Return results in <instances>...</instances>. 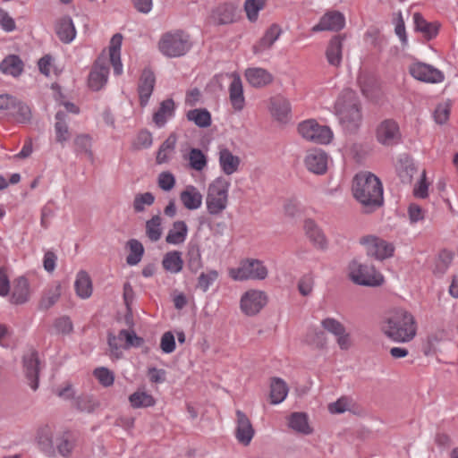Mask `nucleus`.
<instances>
[{"label":"nucleus","mask_w":458,"mask_h":458,"mask_svg":"<svg viewBox=\"0 0 458 458\" xmlns=\"http://www.w3.org/2000/svg\"><path fill=\"white\" fill-rule=\"evenodd\" d=\"M282 30L279 25L272 24L265 32L258 46L255 47V52H261L270 48L279 38Z\"/></svg>","instance_id":"nucleus-39"},{"label":"nucleus","mask_w":458,"mask_h":458,"mask_svg":"<svg viewBox=\"0 0 458 458\" xmlns=\"http://www.w3.org/2000/svg\"><path fill=\"white\" fill-rule=\"evenodd\" d=\"M36 441L39 449L47 456L55 455L54 428L49 424L40 426L37 430Z\"/></svg>","instance_id":"nucleus-18"},{"label":"nucleus","mask_w":458,"mask_h":458,"mask_svg":"<svg viewBox=\"0 0 458 458\" xmlns=\"http://www.w3.org/2000/svg\"><path fill=\"white\" fill-rule=\"evenodd\" d=\"M345 26V17L339 11H328L325 13L319 21L311 29L312 32L339 31Z\"/></svg>","instance_id":"nucleus-14"},{"label":"nucleus","mask_w":458,"mask_h":458,"mask_svg":"<svg viewBox=\"0 0 458 458\" xmlns=\"http://www.w3.org/2000/svg\"><path fill=\"white\" fill-rule=\"evenodd\" d=\"M55 32L59 39L64 44L73 41L77 34L73 21L69 16H64L59 20L55 26Z\"/></svg>","instance_id":"nucleus-30"},{"label":"nucleus","mask_w":458,"mask_h":458,"mask_svg":"<svg viewBox=\"0 0 458 458\" xmlns=\"http://www.w3.org/2000/svg\"><path fill=\"white\" fill-rule=\"evenodd\" d=\"M191 48L189 36L182 31L168 32L159 41V50L168 57H179Z\"/></svg>","instance_id":"nucleus-6"},{"label":"nucleus","mask_w":458,"mask_h":458,"mask_svg":"<svg viewBox=\"0 0 458 458\" xmlns=\"http://www.w3.org/2000/svg\"><path fill=\"white\" fill-rule=\"evenodd\" d=\"M267 296L261 290L251 289L245 292L240 300V308L243 314L254 316L267 305Z\"/></svg>","instance_id":"nucleus-9"},{"label":"nucleus","mask_w":458,"mask_h":458,"mask_svg":"<svg viewBox=\"0 0 458 458\" xmlns=\"http://www.w3.org/2000/svg\"><path fill=\"white\" fill-rule=\"evenodd\" d=\"M176 180L174 175L169 172H162L157 177V185L164 191H170L175 186Z\"/></svg>","instance_id":"nucleus-54"},{"label":"nucleus","mask_w":458,"mask_h":458,"mask_svg":"<svg viewBox=\"0 0 458 458\" xmlns=\"http://www.w3.org/2000/svg\"><path fill=\"white\" fill-rule=\"evenodd\" d=\"M298 132L306 140L321 145L329 144L334 138V133L330 127L319 124L314 119H309L300 123L298 125Z\"/></svg>","instance_id":"nucleus-7"},{"label":"nucleus","mask_w":458,"mask_h":458,"mask_svg":"<svg viewBox=\"0 0 458 458\" xmlns=\"http://www.w3.org/2000/svg\"><path fill=\"white\" fill-rule=\"evenodd\" d=\"M13 109L14 110L12 111L9 117H11L12 119H13L15 122H17L19 123H28L30 122L32 114H31V109L28 104L18 99V101L15 105V107Z\"/></svg>","instance_id":"nucleus-43"},{"label":"nucleus","mask_w":458,"mask_h":458,"mask_svg":"<svg viewBox=\"0 0 458 458\" xmlns=\"http://www.w3.org/2000/svg\"><path fill=\"white\" fill-rule=\"evenodd\" d=\"M369 256L383 260L393 256L394 247L392 243L377 236L369 235L360 240Z\"/></svg>","instance_id":"nucleus-10"},{"label":"nucleus","mask_w":458,"mask_h":458,"mask_svg":"<svg viewBox=\"0 0 458 458\" xmlns=\"http://www.w3.org/2000/svg\"><path fill=\"white\" fill-rule=\"evenodd\" d=\"M344 38L334 36L327 47L326 56L328 64L333 66H339L343 58Z\"/></svg>","instance_id":"nucleus-28"},{"label":"nucleus","mask_w":458,"mask_h":458,"mask_svg":"<svg viewBox=\"0 0 458 458\" xmlns=\"http://www.w3.org/2000/svg\"><path fill=\"white\" fill-rule=\"evenodd\" d=\"M302 205L299 199L293 197L286 200L284 204V211L289 216H295L301 212Z\"/></svg>","instance_id":"nucleus-64"},{"label":"nucleus","mask_w":458,"mask_h":458,"mask_svg":"<svg viewBox=\"0 0 458 458\" xmlns=\"http://www.w3.org/2000/svg\"><path fill=\"white\" fill-rule=\"evenodd\" d=\"M409 72L415 80L427 83H439L445 79L441 71L421 62L411 64L409 67Z\"/></svg>","instance_id":"nucleus-12"},{"label":"nucleus","mask_w":458,"mask_h":458,"mask_svg":"<svg viewBox=\"0 0 458 458\" xmlns=\"http://www.w3.org/2000/svg\"><path fill=\"white\" fill-rule=\"evenodd\" d=\"M74 287L77 295L81 299H88L92 294V283L89 276L85 271H80L77 274L74 282Z\"/></svg>","instance_id":"nucleus-37"},{"label":"nucleus","mask_w":458,"mask_h":458,"mask_svg":"<svg viewBox=\"0 0 458 458\" xmlns=\"http://www.w3.org/2000/svg\"><path fill=\"white\" fill-rule=\"evenodd\" d=\"M176 145V136L171 134L159 147L157 154L156 161L157 164H165L170 160L171 153Z\"/></svg>","instance_id":"nucleus-41"},{"label":"nucleus","mask_w":458,"mask_h":458,"mask_svg":"<svg viewBox=\"0 0 458 458\" xmlns=\"http://www.w3.org/2000/svg\"><path fill=\"white\" fill-rule=\"evenodd\" d=\"M450 115V106L447 103H441L437 106L433 116L434 120L438 124H444L447 122Z\"/></svg>","instance_id":"nucleus-60"},{"label":"nucleus","mask_w":458,"mask_h":458,"mask_svg":"<svg viewBox=\"0 0 458 458\" xmlns=\"http://www.w3.org/2000/svg\"><path fill=\"white\" fill-rule=\"evenodd\" d=\"M28 298L29 282L25 277L20 276L14 282L11 301L14 304H22L28 301Z\"/></svg>","instance_id":"nucleus-38"},{"label":"nucleus","mask_w":458,"mask_h":458,"mask_svg":"<svg viewBox=\"0 0 458 458\" xmlns=\"http://www.w3.org/2000/svg\"><path fill=\"white\" fill-rule=\"evenodd\" d=\"M269 111L271 115L278 122L286 123L291 119V104L282 96L273 97L269 100Z\"/></svg>","instance_id":"nucleus-20"},{"label":"nucleus","mask_w":458,"mask_h":458,"mask_svg":"<svg viewBox=\"0 0 458 458\" xmlns=\"http://www.w3.org/2000/svg\"><path fill=\"white\" fill-rule=\"evenodd\" d=\"M350 278L357 284L378 286L382 284L383 276L374 267L353 260L349 265Z\"/></svg>","instance_id":"nucleus-8"},{"label":"nucleus","mask_w":458,"mask_h":458,"mask_svg":"<svg viewBox=\"0 0 458 458\" xmlns=\"http://www.w3.org/2000/svg\"><path fill=\"white\" fill-rule=\"evenodd\" d=\"M175 103L172 98H166L160 103L159 108L153 114V122L158 128H163L167 121L174 116Z\"/></svg>","instance_id":"nucleus-27"},{"label":"nucleus","mask_w":458,"mask_h":458,"mask_svg":"<svg viewBox=\"0 0 458 458\" xmlns=\"http://www.w3.org/2000/svg\"><path fill=\"white\" fill-rule=\"evenodd\" d=\"M130 253L126 258V262L129 266H136L139 264L144 254V247L142 243L136 240L131 239L127 242Z\"/></svg>","instance_id":"nucleus-44"},{"label":"nucleus","mask_w":458,"mask_h":458,"mask_svg":"<svg viewBox=\"0 0 458 458\" xmlns=\"http://www.w3.org/2000/svg\"><path fill=\"white\" fill-rule=\"evenodd\" d=\"M236 417L235 437L239 443L248 445L255 433L252 424L245 413L240 410L236 411Z\"/></svg>","instance_id":"nucleus-19"},{"label":"nucleus","mask_w":458,"mask_h":458,"mask_svg":"<svg viewBox=\"0 0 458 458\" xmlns=\"http://www.w3.org/2000/svg\"><path fill=\"white\" fill-rule=\"evenodd\" d=\"M329 162L327 153L320 148H312L309 150L304 157V165L306 169L318 175L327 173Z\"/></svg>","instance_id":"nucleus-13"},{"label":"nucleus","mask_w":458,"mask_h":458,"mask_svg":"<svg viewBox=\"0 0 458 458\" xmlns=\"http://www.w3.org/2000/svg\"><path fill=\"white\" fill-rule=\"evenodd\" d=\"M429 183L427 182L426 171H423L420 179L415 183L413 194L416 198L425 199L428 195Z\"/></svg>","instance_id":"nucleus-59"},{"label":"nucleus","mask_w":458,"mask_h":458,"mask_svg":"<svg viewBox=\"0 0 458 458\" xmlns=\"http://www.w3.org/2000/svg\"><path fill=\"white\" fill-rule=\"evenodd\" d=\"M55 131L56 141L62 145L70 139L68 127V115L64 111H58L55 114Z\"/></svg>","instance_id":"nucleus-34"},{"label":"nucleus","mask_w":458,"mask_h":458,"mask_svg":"<svg viewBox=\"0 0 458 458\" xmlns=\"http://www.w3.org/2000/svg\"><path fill=\"white\" fill-rule=\"evenodd\" d=\"M322 327L332 334L334 336L336 335L343 334V330L345 329L344 326L335 318H326L321 321Z\"/></svg>","instance_id":"nucleus-55"},{"label":"nucleus","mask_w":458,"mask_h":458,"mask_svg":"<svg viewBox=\"0 0 458 458\" xmlns=\"http://www.w3.org/2000/svg\"><path fill=\"white\" fill-rule=\"evenodd\" d=\"M217 277L218 273L216 270H211L208 273H201L198 279V287L205 293L209 289Z\"/></svg>","instance_id":"nucleus-57"},{"label":"nucleus","mask_w":458,"mask_h":458,"mask_svg":"<svg viewBox=\"0 0 458 458\" xmlns=\"http://www.w3.org/2000/svg\"><path fill=\"white\" fill-rule=\"evenodd\" d=\"M91 137L89 134H80L74 140L77 149L91 156Z\"/></svg>","instance_id":"nucleus-61"},{"label":"nucleus","mask_w":458,"mask_h":458,"mask_svg":"<svg viewBox=\"0 0 458 458\" xmlns=\"http://www.w3.org/2000/svg\"><path fill=\"white\" fill-rule=\"evenodd\" d=\"M288 426L293 430L305 436L313 432V428L309 423V417L305 412H293L288 418Z\"/></svg>","instance_id":"nucleus-33"},{"label":"nucleus","mask_w":458,"mask_h":458,"mask_svg":"<svg viewBox=\"0 0 458 458\" xmlns=\"http://www.w3.org/2000/svg\"><path fill=\"white\" fill-rule=\"evenodd\" d=\"M189 166L197 172H201L208 165V158L204 152L197 148L190 149L188 154Z\"/></svg>","instance_id":"nucleus-42"},{"label":"nucleus","mask_w":458,"mask_h":458,"mask_svg":"<svg viewBox=\"0 0 458 458\" xmlns=\"http://www.w3.org/2000/svg\"><path fill=\"white\" fill-rule=\"evenodd\" d=\"M303 229L310 241L318 249L327 248V237L321 227L311 218L304 220Z\"/></svg>","instance_id":"nucleus-24"},{"label":"nucleus","mask_w":458,"mask_h":458,"mask_svg":"<svg viewBox=\"0 0 458 458\" xmlns=\"http://www.w3.org/2000/svg\"><path fill=\"white\" fill-rule=\"evenodd\" d=\"M189 121L193 122L199 128H207L212 123L211 114L206 108H195L186 114Z\"/></svg>","instance_id":"nucleus-40"},{"label":"nucleus","mask_w":458,"mask_h":458,"mask_svg":"<svg viewBox=\"0 0 458 458\" xmlns=\"http://www.w3.org/2000/svg\"><path fill=\"white\" fill-rule=\"evenodd\" d=\"M109 68L104 62L98 60L94 64L89 77L88 86L93 91L101 90L107 83Z\"/></svg>","instance_id":"nucleus-16"},{"label":"nucleus","mask_w":458,"mask_h":458,"mask_svg":"<svg viewBox=\"0 0 458 458\" xmlns=\"http://www.w3.org/2000/svg\"><path fill=\"white\" fill-rule=\"evenodd\" d=\"M228 273L234 281H261L267 277L268 270L262 260L245 259L240 262L237 267L230 268Z\"/></svg>","instance_id":"nucleus-5"},{"label":"nucleus","mask_w":458,"mask_h":458,"mask_svg":"<svg viewBox=\"0 0 458 458\" xmlns=\"http://www.w3.org/2000/svg\"><path fill=\"white\" fill-rule=\"evenodd\" d=\"M146 234L152 242H157L162 235V219L159 215L153 216L146 222Z\"/></svg>","instance_id":"nucleus-46"},{"label":"nucleus","mask_w":458,"mask_h":458,"mask_svg":"<svg viewBox=\"0 0 458 458\" xmlns=\"http://www.w3.org/2000/svg\"><path fill=\"white\" fill-rule=\"evenodd\" d=\"M156 83L154 73L150 70H144L140 78L138 92L140 98V104L141 106H146L148 104L149 98L153 93Z\"/></svg>","instance_id":"nucleus-23"},{"label":"nucleus","mask_w":458,"mask_h":458,"mask_svg":"<svg viewBox=\"0 0 458 458\" xmlns=\"http://www.w3.org/2000/svg\"><path fill=\"white\" fill-rule=\"evenodd\" d=\"M415 30L423 34L428 39L435 38L439 30V23L437 21H428L420 13H413L412 16Z\"/></svg>","instance_id":"nucleus-32"},{"label":"nucleus","mask_w":458,"mask_h":458,"mask_svg":"<svg viewBox=\"0 0 458 458\" xmlns=\"http://www.w3.org/2000/svg\"><path fill=\"white\" fill-rule=\"evenodd\" d=\"M180 200L187 210H197L201 208L203 195L194 185H187L179 195Z\"/></svg>","instance_id":"nucleus-22"},{"label":"nucleus","mask_w":458,"mask_h":458,"mask_svg":"<svg viewBox=\"0 0 458 458\" xmlns=\"http://www.w3.org/2000/svg\"><path fill=\"white\" fill-rule=\"evenodd\" d=\"M335 107L344 130L352 132L360 127L362 116L356 93L353 90H344L338 97Z\"/></svg>","instance_id":"nucleus-3"},{"label":"nucleus","mask_w":458,"mask_h":458,"mask_svg":"<svg viewBox=\"0 0 458 458\" xmlns=\"http://www.w3.org/2000/svg\"><path fill=\"white\" fill-rule=\"evenodd\" d=\"M119 339H124L128 346L139 347L143 343L141 337L137 336L134 331L123 329L119 333Z\"/></svg>","instance_id":"nucleus-62"},{"label":"nucleus","mask_w":458,"mask_h":458,"mask_svg":"<svg viewBox=\"0 0 458 458\" xmlns=\"http://www.w3.org/2000/svg\"><path fill=\"white\" fill-rule=\"evenodd\" d=\"M93 374L98 382L105 387L111 386L114 384V373L105 367L95 369Z\"/></svg>","instance_id":"nucleus-53"},{"label":"nucleus","mask_w":458,"mask_h":458,"mask_svg":"<svg viewBox=\"0 0 458 458\" xmlns=\"http://www.w3.org/2000/svg\"><path fill=\"white\" fill-rule=\"evenodd\" d=\"M314 286V277L311 274L303 276L298 284V289L301 295L308 296L311 293Z\"/></svg>","instance_id":"nucleus-63"},{"label":"nucleus","mask_w":458,"mask_h":458,"mask_svg":"<svg viewBox=\"0 0 458 458\" xmlns=\"http://www.w3.org/2000/svg\"><path fill=\"white\" fill-rule=\"evenodd\" d=\"M265 7L264 0H245L244 11L246 13L247 19L250 22L257 21L259 13Z\"/></svg>","instance_id":"nucleus-50"},{"label":"nucleus","mask_w":458,"mask_h":458,"mask_svg":"<svg viewBox=\"0 0 458 458\" xmlns=\"http://www.w3.org/2000/svg\"><path fill=\"white\" fill-rule=\"evenodd\" d=\"M382 333L394 343H409L417 335L414 316L403 309H394L384 315L381 322Z\"/></svg>","instance_id":"nucleus-1"},{"label":"nucleus","mask_w":458,"mask_h":458,"mask_svg":"<svg viewBox=\"0 0 458 458\" xmlns=\"http://www.w3.org/2000/svg\"><path fill=\"white\" fill-rule=\"evenodd\" d=\"M188 226L184 221L177 220L173 223L172 227L169 229L165 242L170 245L182 244L188 236Z\"/></svg>","instance_id":"nucleus-29"},{"label":"nucleus","mask_w":458,"mask_h":458,"mask_svg":"<svg viewBox=\"0 0 458 458\" xmlns=\"http://www.w3.org/2000/svg\"><path fill=\"white\" fill-rule=\"evenodd\" d=\"M218 163L221 171L225 175H232L239 170L241 159L227 148H220L218 151Z\"/></svg>","instance_id":"nucleus-25"},{"label":"nucleus","mask_w":458,"mask_h":458,"mask_svg":"<svg viewBox=\"0 0 458 458\" xmlns=\"http://www.w3.org/2000/svg\"><path fill=\"white\" fill-rule=\"evenodd\" d=\"M24 69V64L19 55H9L0 63V71L13 78L19 77Z\"/></svg>","instance_id":"nucleus-31"},{"label":"nucleus","mask_w":458,"mask_h":458,"mask_svg":"<svg viewBox=\"0 0 458 458\" xmlns=\"http://www.w3.org/2000/svg\"><path fill=\"white\" fill-rule=\"evenodd\" d=\"M18 98L11 94H1L0 95V111L4 112L9 116L13 111Z\"/></svg>","instance_id":"nucleus-56"},{"label":"nucleus","mask_w":458,"mask_h":458,"mask_svg":"<svg viewBox=\"0 0 458 458\" xmlns=\"http://www.w3.org/2000/svg\"><path fill=\"white\" fill-rule=\"evenodd\" d=\"M354 198L367 212L383 204V186L377 176L370 172H361L355 175L352 183Z\"/></svg>","instance_id":"nucleus-2"},{"label":"nucleus","mask_w":458,"mask_h":458,"mask_svg":"<svg viewBox=\"0 0 458 458\" xmlns=\"http://www.w3.org/2000/svg\"><path fill=\"white\" fill-rule=\"evenodd\" d=\"M238 7V3H224L212 11L211 19L219 25L233 23L236 20Z\"/></svg>","instance_id":"nucleus-21"},{"label":"nucleus","mask_w":458,"mask_h":458,"mask_svg":"<svg viewBox=\"0 0 458 458\" xmlns=\"http://www.w3.org/2000/svg\"><path fill=\"white\" fill-rule=\"evenodd\" d=\"M176 347L175 338L171 331L163 334L160 339V348L165 354L172 353Z\"/></svg>","instance_id":"nucleus-58"},{"label":"nucleus","mask_w":458,"mask_h":458,"mask_svg":"<svg viewBox=\"0 0 458 458\" xmlns=\"http://www.w3.org/2000/svg\"><path fill=\"white\" fill-rule=\"evenodd\" d=\"M244 76L249 84L254 88H263L273 81V75L261 67H250L245 70Z\"/></svg>","instance_id":"nucleus-26"},{"label":"nucleus","mask_w":458,"mask_h":458,"mask_svg":"<svg viewBox=\"0 0 458 458\" xmlns=\"http://www.w3.org/2000/svg\"><path fill=\"white\" fill-rule=\"evenodd\" d=\"M23 371L32 390L38 387L39 360L38 352L30 350L23 355Z\"/></svg>","instance_id":"nucleus-15"},{"label":"nucleus","mask_w":458,"mask_h":458,"mask_svg":"<svg viewBox=\"0 0 458 458\" xmlns=\"http://www.w3.org/2000/svg\"><path fill=\"white\" fill-rule=\"evenodd\" d=\"M232 81L229 85V100L235 112H241L245 106L243 85L238 73L231 74Z\"/></svg>","instance_id":"nucleus-17"},{"label":"nucleus","mask_w":458,"mask_h":458,"mask_svg":"<svg viewBox=\"0 0 458 458\" xmlns=\"http://www.w3.org/2000/svg\"><path fill=\"white\" fill-rule=\"evenodd\" d=\"M55 447V452L57 451L64 457H68L72 454L73 443L69 439L67 432L56 438Z\"/></svg>","instance_id":"nucleus-52"},{"label":"nucleus","mask_w":458,"mask_h":458,"mask_svg":"<svg viewBox=\"0 0 458 458\" xmlns=\"http://www.w3.org/2000/svg\"><path fill=\"white\" fill-rule=\"evenodd\" d=\"M129 402L135 409L151 407L156 403L154 397L144 391H136L131 394L129 396Z\"/></svg>","instance_id":"nucleus-45"},{"label":"nucleus","mask_w":458,"mask_h":458,"mask_svg":"<svg viewBox=\"0 0 458 458\" xmlns=\"http://www.w3.org/2000/svg\"><path fill=\"white\" fill-rule=\"evenodd\" d=\"M289 388L284 380L280 377H273L270 382V399L272 404H279L284 402L288 394Z\"/></svg>","instance_id":"nucleus-35"},{"label":"nucleus","mask_w":458,"mask_h":458,"mask_svg":"<svg viewBox=\"0 0 458 458\" xmlns=\"http://www.w3.org/2000/svg\"><path fill=\"white\" fill-rule=\"evenodd\" d=\"M162 265L164 269L171 274L180 273L183 267L182 253L178 250L167 252L163 258Z\"/></svg>","instance_id":"nucleus-36"},{"label":"nucleus","mask_w":458,"mask_h":458,"mask_svg":"<svg viewBox=\"0 0 458 458\" xmlns=\"http://www.w3.org/2000/svg\"><path fill=\"white\" fill-rule=\"evenodd\" d=\"M376 139L384 146L397 144L401 139L399 125L394 119H385L376 129Z\"/></svg>","instance_id":"nucleus-11"},{"label":"nucleus","mask_w":458,"mask_h":458,"mask_svg":"<svg viewBox=\"0 0 458 458\" xmlns=\"http://www.w3.org/2000/svg\"><path fill=\"white\" fill-rule=\"evenodd\" d=\"M354 406L355 403L352 398L342 396L328 405V411L332 414H341L347 411H352Z\"/></svg>","instance_id":"nucleus-49"},{"label":"nucleus","mask_w":458,"mask_h":458,"mask_svg":"<svg viewBox=\"0 0 458 458\" xmlns=\"http://www.w3.org/2000/svg\"><path fill=\"white\" fill-rule=\"evenodd\" d=\"M230 187V181L224 176L215 178L208 184L205 199L208 215L218 216L227 208Z\"/></svg>","instance_id":"nucleus-4"},{"label":"nucleus","mask_w":458,"mask_h":458,"mask_svg":"<svg viewBox=\"0 0 458 458\" xmlns=\"http://www.w3.org/2000/svg\"><path fill=\"white\" fill-rule=\"evenodd\" d=\"M61 296V286L59 284L50 287L40 301V308L48 310L57 302Z\"/></svg>","instance_id":"nucleus-51"},{"label":"nucleus","mask_w":458,"mask_h":458,"mask_svg":"<svg viewBox=\"0 0 458 458\" xmlns=\"http://www.w3.org/2000/svg\"><path fill=\"white\" fill-rule=\"evenodd\" d=\"M453 261V253L449 250H444L440 251L437 258L435 259L433 273L437 276H442L449 267Z\"/></svg>","instance_id":"nucleus-47"},{"label":"nucleus","mask_w":458,"mask_h":458,"mask_svg":"<svg viewBox=\"0 0 458 458\" xmlns=\"http://www.w3.org/2000/svg\"><path fill=\"white\" fill-rule=\"evenodd\" d=\"M155 196L151 192L138 193L135 195L132 208L135 213H142L147 207H150L155 202Z\"/></svg>","instance_id":"nucleus-48"}]
</instances>
